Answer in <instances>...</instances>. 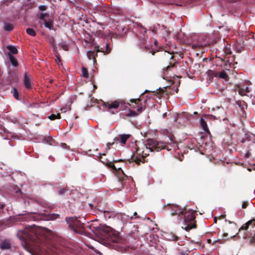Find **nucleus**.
Here are the masks:
<instances>
[{
	"mask_svg": "<svg viewBox=\"0 0 255 255\" xmlns=\"http://www.w3.org/2000/svg\"><path fill=\"white\" fill-rule=\"evenodd\" d=\"M139 101V100L137 99L131 100L130 102H134L135 104H136V102Z\"/></svg>",
	"mask_w": 255,
	"mask_h": 255,
	"instance_id": "nucleus-32",
	"label": "nucleus"
},
{
	"mask_svg": "<svg viewBox=\"0 0 255 255\" xmlns=\"http://www.w3.org/2000/svg\"><path fill=\"white\" fill-rule=\"evenodd\" d=\"M62 47L65 50H68V47H67V46L66 44L62 45Z\"/></svg>",
	"mask_w": 255,
	"mask_h": 255,
	"instance_id": "nucleus-30",
	"label": "nucleus"
},
{
	"mask_svg": "<svg viewBox=\"0 0 255 255\" xmlns=\"http://www.w3.org/2000/svg\"><path fill=\"white\" fill-rule=\"evenodd\" d=\"M239 93L242 96H244V95H246V92H245L244 88L239 89Z\"/></svg>",
	"mask_w": 255,
	"mask_h": 255,
	"instance_id": "nucleus-24",
	"label": "nucleus"
},
{
	"mask_svg": "<svg viewBox=\"0 0 255 255\" xmlns=\"http://www.w3.org/2000/svg\"><path fill=\"white\" fill-rule=\"evenodd\" d=\"M143 108L142 106L139 105L138 106L137 111L138 113H140L142 111Z\"/></svg>",
	"mask_w": 255,
	"mask_h": 255,
	"instance_id": "nucleus-27",
	"label": "nucleus"
},
{
	"mask_svg": "<svg viewBox=\"0 0 255 255\" xmlns=\"http://www.w3.org/2000/svg\"><path fill=\"white\" fill-rule=\"evenodd\" d=\"M207 241H208V243H210V242L211 241V240L210 239H208V240H207Z\"/></svg>",
	"mask_w": 255,
	"mask_h": 255,
	"instance_id": "nucleus-36",
	"label": "nucleus"
},
{
	"mask_svg": "<svg viewBox=\"0 0 255 255\" xmlns=\"http://www.w3.org/2000/svg\"><path fill=\"white\" fill-rule=\"evenodd\" d=\"M46 13H42L40 15V18L43 21L44 25L46 28L51 29L53 28L52 22L50 20H47L46 18Z\"/></svg>",
	"mask_w": 255,
	"mask_h": 255,
	"instance_id": "nucleus-3",
	"label": "nucleus"
},
{
	"mask_svg": "<svg viewBox=\"0 0 255 255\" xmlns=\"http://www.w3.org/2000/svg\"><path fill=\"white\" fill-rule=\"evenodd\" d=\"M9 59H10V60L13 66H17V62L16 60L15 59H14V58L13 56H10Z\"/></svg>",
	"mask_w": 255,
	"mask_h": 255,
	"instance_id": "nucleus-19",
	"label": "nucleus"
},
{
	"mask_svg": "<svg viewBox=\"0 0 255 255\" xmlns=\"http://www.w3.org/2000/svg\"><path fill=\"white\" fill-rule=\"evenodd\" d=\"M104 214L105 218H111V215H110V212L109 211H104Z\"/></svg>",
	"mask_w": 255,
	"mask_h": 255,
	"instance_id": "nucleus-23",
	"label": "nucleus"
},
{
	"mask_svg": "<svg viewBox=\"0 0 255 255\" xmlns=\"http://www.w3.org/2000/svg\"><path fill=\"white\" fill-rule=\"evenodd\" d=\"M196 228V225L195 224L191 223L190 225H188L187 226L184 227V229L187 231H189L191 229L195 228Z\"/></svg>",
	"mask_w": 255,
	"mask_h": 255,
	"instance_id": "nucleus-16",
	"label": "nucleus"
},
{
	"mask_svg": "<svg viewBox=\"0 0 255 255\" xmlns=\"http://www.w3.org/2000/svg\"><path fill=\"white\" fill-rule=\"evenodd\" d=\"M244 90H245L246 94H247V93H248L250 92V90H249L248 87H246L245 89H244Z\"/></svg>",
	"mask_w": 255,
	"mask_h": 255,
	"instance_id": "nucleus-31",
	"label": "nucleus"
},
{
	"mask_svg": "<svg viewBox=\"0 0 255 255\" xmlns=\"http://www.w3.org/2000/svg\"><path fill=\"white\" fill-rule=\"evenodd\" d=\"M10 248V244L7 241H4L2 242L0 248L1 249L7 250Z\"/></svg>",
	"mask_w": 255,
	"mask_h": 255,
	"instance_id": "nucleus-9",
	"label": "nucleus"
},
{
	"mask_svg": "<svg viewBox=\"0 0 255 255\" xmlns=\"http://www.w3.org/2000/svg\"><path fill=\"white\" fill-rule=\"evenodd\" d=\"M55 61L58 65H60L61 63V60L59 56H57L56 59H55Z\"/></svg>",
	"mask_w": 255,
	"mask_h": 255,
	"instance_id": "nucleus-28",
	"label": "nucleus"
},
{
	"mask_svg": "<svg viewBox=\"0 0 255 255\" xmlns=\"http://www.w3.org/2000/svg\"><path fill=\"white\" fill-rule=\"evenodd\" d=\"M247 206V205L246 203L244 202L243 203L242 207H243V208H246Z\"/></svg>",
	"mask_w": 255,
	"mask_h": 255,
	"instance_id": "nucleus-33",
	"label": "nucleus"
},
{
	"mask_svg": "<svg viewBox=\"0 0 255 255\" xmlns=\"http://www.w3.org/2000/svg\"><path fill=\"white\" fill-rule=\"evenodd\" d=\"M97 230V233H96V234H99V236H101V237L100 238L102 240H109V237H110L111 235V229L110 227L102 226Z\"/></svg>",
	"mask_w": 255,
	"mask_h": 255,
	"instance_id": "nucleus-1",
	"label": "nucleus"
},
{
	"mask_svg": "<svg viewBox=\"0 0 255 255\" xmlns=\"http://www.w3.org/2000/svg\"><path fill=\"white\" fill-rule=\"evenodd\" d=\"M7 48L12 54H15L17 53V50L16 48L13 46H12V45L7 46Z\"/></svg>",
	"mask_w": 255,
	"mask_h": 255,
	"instance_id": "nucleus-11",
	"label": "nucleus"
},
{
	"mask_svg": "<svg viewBox=\"0 0 255 255\" xmlns=\"http://www.w3.org/2000/svg\"><path fill=\"white\" fill-rule=\"evenodd\" d=\"M87 54L89 59L90 60L92 59L95 60V56L97 55V54H95L94 51H88Z\"/></svg>",
	"mask_w": 255,
	"mask_h": 255,
	"instance_id": "nucleus-10",
	"label": "nucleus"
},
{
	"mask_svg": "<svg viewBox=\"0 0 255 255\" xmlns=\"http://www.w3.org/2000/svg\"><path fill=\"white\" fill-rule=\"evenodd\" d=\"M195 218V212L193 210H189L185 213L184 220L185 222L192 221Z\"/></svg>",
	"mask_w": 255,
	"mask_h": 255,
	"instance_id": "nucleus-4",
	"label": "nucleus"
},
{
	"mask_svg": "<svg viewBox=\"0 0 255 255\" xmlns=\"http://www.w3.org/2000/svg\"><path fill=\"white\" fill-rule=\"evenodd\" d=\"M82 75L83 77L88 78V72L87 69L84 67H82Z\"/></svg>",
	"mask_w": 255,
	"mask_h": 255,
	"instance_id": "nucleus-12",
	"label": "nucleus"
},
{
	"mask_svg": "<svg viewBox=\"0 0 255 255\" xmlns=\"http://www.w3.org/2000/svg\"><path fill=\"white\" fill-rule=\"evenodd\" d=\"M111 240H112L113 242H117V241H118V240H114V239H111Z\"/></svg>",
	"mask_w": 255,
	"mask_h": 255,
	"instance_id": "nucleus-34",
	"label": "nucleus"
},
{
	"mask_svg": "<svg viewBox=\"0 0 255 255\" xmlns=\"http://www.w3.org/2000/svg\"><path fill=\"white\" fill-rule=\"evenodd\" d=\"M137 114H138L136 113L135 112L131 111H130L129 113V115L130 116H133V117L136 116L137 115Z\"/></svg>",
	"mask_w": 255,
	"mask_h": 255,
	"instance_id": "nucleus-26",
	"label": "nucleus"
},
{
	"mask_svg": "<svg viewBox=\"0 0 255 255\" xmlns=\"http://www.w3.org/2000/svg\"><path fill=\"white\" fill-rule=\"evenodd\" d=\"M31 78L27 74H25L24 75V85L26 89H30L31 88Z\"/></svg>",
	"mask_w": 255,
	"mask_h": 255,
	"instance_id": "nucleus-5",
	"label": "nucleus"
},
{
	"mask_svg": "<svg viewBox=\"0 0 255 255\" xmlns=\"http://www.w3.org/2000/svg\"><path fill=\"white\" fill-rule=\"evenodd\" d=\"M101 243H102V244H106V242H101Z\"/></svg>",
	"mask_w": 255,
	"mask_h": 255,
	"instance_id": "nucleus-38",
	"label": "nucleus"
},
{
	"mask_svg": "<svg viewBox=\"0 0 255 255\" xmlns=\"http://www.w3.org/2000/svg\"><path fill=\"white\" fill-rule=\"evenodd\" d=\"M39 8L41 10H46V6L45 5H40Z\"/></svg>",
	"mask_w": 255,
	"mask_h": 255,
	"instance_id": "nucleus-29",
	"label": "nucleus"
},
{
	"mask_svg": "<svg viewBox=\"0 0 255 255\" xmlns=\"http://www.w3.org/2000/svg\"><path fill=\"white\" fill-rule=\"evenodd\" d=\"M26 32L30 36H34L36 35L35 31L32 28H27L26 29Z\"/></svg>",
	"mask_w": 255,
	"mask_h": 255,
	"instance_id": "nucleus-15",
	"label": "nucleus"
},
{
	"mask_svg": "<svg viewBox=\"0 0 255 255\" xmlns=\"http://www.w3.org/2000/svg\"><path fill=\"white\" fill-rule=\"evenodd\" d=\"M219 77L222 78V79H223L225 80H227L228 79V75L225 72H220V73L219 74Z\"/></svg>",
	"mask_w": 255,
	"mask_h": 255,
	"instance_id": "nucleus-14",
	"label": "nucleus"
},
{
	"mask_svg": "<svg viewBox=\"0 0 255 255\" xmlns=\"http://www.w3.org/2000/svg\"><path fill=\"white\" fill-rule=\"evenodd\" d=\"M174 212H171V215H179L180 213H182L183 211L178 206L174 205L172 206Z\"/></svg>",
	"mask_w": 255,
	"mask_h": 255,
	"instance_id": "nucleus-6",
	"label": "nucleus"
},
{
	"mask_svg": "<svg viewBox=\"0 0 255 255\" xmlns=\"http://www.w3.org/2000/svg\"><path fill=\"white\" fill-rule=\"evenodd\" d=\"M129 134H122L120 135V141L125 144L127 140L129 137Z\"/></svg>",
	"mask_w": 255,
	"mask_h": 255,
	"instance_id": "nucleus-8",
	"label": "nucleus"
},
{
	"mask_svg": "<svg viewBox=\"0 0 255 255\" xmlns=\"http://www.w3.org/2000/svg\"><path fill=\"white\" fill-rule=\"evenodd\" d=\"M154 143L155 144V145L156 146V147L157 148H162L164 147V145H163L162 144V143L161 142H157V141H155V142H154Z\"/></svg>",
	"mask_w": 255,
	"mask_h": 255,
	"instance_id": "nucleus-21",
	"label": "nucleus"
},
{
	"mask_svg": "<svg viewBox=\"0 0 255 255\" xmlns=\"http://www.w3.org/2000/svg\"><path fill=\"white\" fill-rule=\"evenodd\" d=\"M123 103L120 100H117L111 102H105L103 106L109 110L111 109H117Z\"/></svg>",
	"mask_w": 255,
	"mask_h": 255,
	"instance_id": "nucleus-2",
	"label": "nucleus"
},
{
	"mask_svg": "<svg viewBox=\"0 0 255 255\" xmlns=\"http://www.w3.org/2000/svg\"><path fill=\"white\" fill-rule=\"evenodd\" d=\"M95 49L96 50L97 52H100L101 51L103 52L105 54H107L110 53V48L109 47V45L108 44H106V47L105 50H100L99 46H96Z\"/></svg>",
	"mask_w": 255,
	"mask_h": 255,
	"instance_id": "nucleus-7",
	"label": "nucleus"
},
{
	"mask_svg": "<svg viewBox=\"0 0 255 255\" xmlns=\"http://www.w3.org/2000/svg\"><path fill=\"white\" fill-rule=\"evenodd\" d=\"M99 158H100V160H101L103 163H105V164H107V165H109V166H110V165H111V163H110V162H109V163L108 162H106L105 161L103 160L102 159V157H101V155H100V156H99Z\"/></svg>",
	"mask_w": 255,
	"mask_h": 255,
	"instance_id": "nucleus-25",
	"label": "nucleus"
},
{
	"mask_svg": "<svg viewBox=\"0 0 255 255\" xmlns=\"http://www.w3.org/2000/svg\"><path fill=\"white\" fill-rule=\"evenodd\" d=\"M251 223H252V221H249L247 222L246 223V224L244 226H242V227L240 229V230H240H240H247L248 229L249 226V225L251 224Z\"/></svg>",
	"mask_w": 255,
	"mask_h": 255,
	"instance_id": "nucleus-17",
	"label": "nucleus"
},
{
	"mask_svg": "<svg viewBox=\"0 0 255 255\" xmlns=\"http://www.w3.org/2000/svg\"><path fill=\"white\" fill-rule=\"evenodd\" d=\"M48 118L51 120L59 119H60V114L59 113L57 114V115L52 114L51 115L48 117Z\"/></svg>",
	"mask_w": 255,
	"mask_h": 255,
	"instance_id": "nucleus-13",
	"label": "nucleus"
},
{
	"mask_svg": "<svg viewBox=\"0 0 255 255\" xmlns=\"http://www.w3.org/2000/svg\"><path fill=\"white\" fill-rule=\"evenodd\" d=\"M70 228H71L72 230H74V228H73V227H71V226H70Z\"/></svg>",
	"mask_w": 255,
	"mask_h": 255,
	"instance_id": "nucleus-37",
	"label": "nucleus"
},
{
	"mask_svg": "<svg viewBox=\"0 0 255 255\" xmlns=\"http://www.w3.org/2000/svg\"><path fill=\"white\" fill-rule=\"evenodd\" d=\"M4 29L5 30L11 31L13 29V27L9 24H5L4 25Z\"/></svg>",
	"mask_w": 255,
	"mask_h": 255,
	"instance_id": "nucleus-20",
	"label": "nucleus"
},
{
	"mask_svg": "<svg viewBox=\"0 0 255 255\" xmlns=\"http://www.w3.org/2000/svg\"><path fill=\"white\" fill-rule=\"evenodd\" d=\"M154 44H155V45H157V41L156 40H155V41H154Z\"/></svg>",
	"mask_w": 255,
	"mask_h": 255,
	"instance_id": "nucleus-35",
	"label": "nucleus"
},
{
	"mask_svg": "<svg viewBox=\"0 0 255 255\" xmlns=\"http://www.w3.org/2000/svg\"><path fill=\"white\" fill-rule=\"evenodd\" d=\"M200 124L204 129H206L207 128V125L204 120L201 118L200 120Z\"/></svg>",
	"mask_w": 255,
	"mask_h": 255,
	"instance_id": "nucleus-18",
	"label": "nucleus"
},
{
	"mask_svg": "<svg viewBox=\"0 0 255 255\" xmlns=\"http://www.w3.org/2000/svg\"><path fill=\"white\" fill-rule=\"evenodd\" d=\"M13 96L17 99L18 100V94L17 90L14 88L13 90Z\"/></svg>",
	"mask_w": 255,
	"mask_h": 255,
	"instance_id": "nucleus-22",
	"label": "nucleus"
}]
</instances>
